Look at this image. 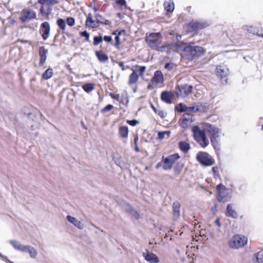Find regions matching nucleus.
Listing matches in <instances>:
<instances>
[{
	"instance_id": "412c9836",
	"label": "nucleus",
	"mask_w": 263,
	"mask_h": 263,
	"mask_svg": "<svg viewBox=\"0 0 263 263\" xmlns=\"http://www.w3.org/2000/svg\"><path fill=\"white\" fill-rule=\"evenodd\" d=\"M48 50L46 49L44 47H41L39 49V54L40 58V61L39 64L40 66H43L45 64L46 58Z\"/></svg>"
},
{
	"instance_id": "f8f14e48",
	"label": "nucleus",
	"mask_w": 263,
	"mask_h": 263,
	"mask_svg": "<svg viewBox=\"0 0 263 263\" xmlns=\"http://www.w3.org/2000/svg\"><path fill=\"white\" fill-rule=\"evenodd\" d=\"M210 25V23L206 21L198 22L192 21L187 25L188 31L192 32L198 29H201Z\"/></svg>"
},
{
	"instance_id": "a19ab883",
	"label": "nucleus",
	"mask_w": 263,
	"mask_h": 263,
	"mask_svg": "<svg viewBox=\"0 0 263 263\" xmlns=\"http://www.w3.org/2000/svg\"><path fill=\"white\" fill-rule=\"evenodd\" d=\"M176 109L180 112H185L186 111L187 107L182 103H180L176 107Z\"/></svg>"
},
{
	"instance_id": "6e6552de",
	"label": "nucleus",
	"mask_w": 263,
	"mask_h": 263,
	"mask_svg": "<svg viewBox=\"0 0 263 263\" xmlns=\"http://www.w3.org/2000/svg\"><path fill=\"white\" fill-rule=\"evenodd\" d=\"M38 3L42 5L40 12L42 15L48 16L52 11L51 6L57 4V0H38Z\"/></svg>"
},
{
	"instance_id": "c03bdc74",
	"label": "nucleus",
	"mask_w": 263,
	"mask_h": 263,
	"mask_svg": "<svg viewBox=\"0 0 263 263\" xmlns=\"http://www.w3.org/2000/svg\"><path fill=\"white\" fill-rule=\"evenodd\" d=\"M175 65L172 63H166L165 65V68L167 69L168 70H171L173 69L175 67Z\"/></svg>"
},
{
	"instance_id": "4d7b16f0",
	"label": "nucleus",
	"mask_w": 263,
	"mask_h": 263,
	"mask_svg": "<svg viewBox=\"0 0 263 263\" xmlns=\"http://www.w3.org/2000/svg\"><path fill=\"white\" fill-rule=\"evenodd\" d=\"M215 223L218 226V227H220V223L219 219L218 218H217L215 220Z\"/></svg>"
},
{
	"instance_id": "39448f33",
	"label": "nucleus",
	"mask_w": 263,
	"mask_h": 263,
	"mask_svg": "<svg viewBox=\"0 0 263 263\" xmlns=\"http://www.w3.org/2000/svg\"><path fill=\"white\" fill-rule=\"evenodd\" d=\"M162 37L160 33L146 34L145 41L148 46L153 49H157L162 43Z\"/></svg>"
},
{
	"instance_id": "4be33fe9",
	"label": "nucleus",
	"mask_w": 263,
	"mask_h": 263,
	"mask_svg": "<svg viewBox=\"0 0 263 263\" xmlns=\"http://www.w3.org/2000/svg\"><path fill=\"white\" fill-rule=\"evenodd\" d=\"M229 73V69L225 66H219L216 68L217 76L221 78L226 77Z\"/></svg>"
},
{
	"instance_id": "2eb2a0df",
	"label": "nucleus",
	"mask_w": 263,
	"mask_h": 263,
	"mask_svg": "<svg viewBox=\"0 0 263 263\" xmlns=\"http://www.w3.org/2000/svg\"><path fill=\"white\" fill-rule=\"evenodd\" d=\"M193 122V116L188 113H185L179 120V124L183 128H186Z\"/></svg>"
},
{
	"instance_id": "a18cd8bd",
	"label": "nucleus",
	"mask_w": 263,
	"mask_h": 263,
	"mask_svg": "<svg viewBox=\"0 0 263 263\" xmlns=\"http://www.w3.org/2000/svg\"><path fill=\"white\" fill-rule=\"evenodd\" d=\"M198 110V108H195L194 107H187L185 113L190 114L192 112H195Z\"/></svg>"
},
{
	"instance_id": "603ef678",
	"label": "nucleus",
	"mask_w": 263,
	"mask_h": 263,
	"mask_svg": "<svg viewBox=\"0 0 263 263\" xmlns=\"http://www.w3.org/2000/svg\"><path fill=\"white\" fill-rule=\"evenodd\" d=\"M152 108L154 109V110H155V111L156 112H157V113L158 114V115H159L160 117H161V118H163V117H164V112H163L162 111H160V110H159V111H158V112H157V111H156V109L154 108V107L153 106V105H152Z\"/></svg>"
},
{
	"instance_id": "c9c22d12",
	"label": "nucleus",
	"mask_w": 263,
	"mask_h": 263,
	"mask_svg": "<svg viewBox=\"0 0 263 263\" xmlns=\"http://www.w3.org/2000/svg\"><path fill=\"white\" fill-rule=\"evenodd\" d=\"M124 33H125V31L123 30H121V31L116 30L114 32L113 34L116 35L115 37L116 45V46H119L120 44L119 36L120 35H121V34Z\"/></svg>"
},
{
	"instance_id": "9d476101",
	"label": "nucleus",
	"mask_w": 263,
	"mask_h": 263,
	"mask_svg": "<svg viewBox=\"0 0 263 263\" xmlns=\"http://www.w3.org/2000/svg\"><path fill=\"white\" fill-rule=\"evenodd\" d=\"M180 42L176 44H170L163 46H159L157 48V50L161 52H166L170 53L172 52L180 51Z\"/></svg>"
},
{
	"instance_id": "5fc2aeb1",
	"label": "nucleus",
	"mask_w": 263,
	"mask_h": 263,
	"mask_svg": "<svg viewBox=\"0 0 263 263\" xmlns=\"http://www.w3.org/2000/svg\"><path fill=\"white\" fill-rule=\"evenodd\" d=\"M104 40L107 42H110L111 41L112 39L111 37L110 36H105L104 37Z\"/></svg>"
},
{
	"instance_id": "ddd939ff",
	"label": "nucleus",
	"mask_w": 263,
	"mask_h": 263,
	"mask_svg": "<svg viewBox=\"0 0 263 263\" xmlns=\"http://www.w3.org/2000/svg\"><path fill=\"white\" fill-rule=\"evenodd\" d=\"M164 77L161 71L157 70L155 72L154 75L152 78L148 88L151 86H156L158 84H161L163 83Z\"/></svg>"
},
{
	"instance_id": "20e7f679",
	"label": "nucleus",
	"mask_w": 263,
	"mask_h": 263,
	"mask_svg": "<svg viewBox=\"0 0 263 263\" xmlns=\"http://www.w3.org/2000/svg\"><path fill=\"white\" fill-rule=\"evenodd\" d=\"M248 242V238L240 234H237L233 236L229 241V246L230 248L234 249H238L247 245Z\"/></svg>"
},
{
	"instance_id": "aec40b11",
	"label": "nucleus",
	"mask_w": 263,
	"mask_h": 263,
	"mask_svg": "<svg viewBox=\"0 0 263 263\" xmlns=\"http://www.w3.org/2000/svg\"><path fill=\"white\" fill-rule=\"evenodd\" d=\"M67 220L71 223L73 224L76 227L79 229H83L84 226L83 223L77 218L72 217L70 215H67L66 216Z\"/></svg>"
},
{
	"instance_id": "0eeeda50",
	"label": "nucleus",
	"mask_w": 263,
	"mask_h": 263,
	"mask_svg": "<svg viewBox=\"0 0 263 263\" xmlns=\"http://www.w3.org/2000/svg\"><path fill=\"white\" fill-rule=\"evenodd\" d=\"M216 189L218 192L217 200L220 202H227L229 201L232 195V190L227 189L224 185L219 184L217 186Z\"/></svg>"
},
{
	"instance_id": "a878e982",
	"label": "nucleus",
	"mask_w": 263,
	"mask_h": 263,
	"mask_svg": "<svg viewBox=\"0 0 263 263\" xmlns=\"http://www.w3.org/2000/svg\"><path fill=\"white\" fill-rule=\"evenodd\" d=\"M165 10L167 12H172L174 10V4L172 0H168L164 3Z\"/></svg>"
},
{
	"instance_id": "052dcab7",
	"label": "nucleus",
	"mask_w": 263,
	"mask_h": 263,
	"mask_svg": "<svg viewBox=\"0 0 263 263\" xmlns=\"http://www.w3.org/2000/svg\"><path fill=\"white\" fill-rule=\"evenodd\" d=\"M119 66H120V67H121V68H122V69L123 70H124V67H123L124 63H123V62H119Z\"/></svg>"
},
{
	"instance_id": "cd10ccee",
	"label": "nucleus",
	"mask_w": 263,
	"mask_h": 263,
	"mask_svg": "<svg viewBox=\"0 0 263 263\" xmlns=\"http://www.w3.org/2000/svg\"><path fill=\"white\" fill-rule=\"evenodd\" d=\"M96 55L100 62H104L108 60L107 55L102 51H97L96 52Z\"/></svg>"
},
{
	"instance_id": "f03ea898",
	"label": "nucleus",
	"mask_w": 263,
	"mask_h": 263,
	"mask_svg": "<svg viewBox=\"0 0 263 263\" xmlns=\"http://www.w3.org/2000/svg\"><path fill=\"white\" fill-rule=\"evenodd\" d=\"M194 138L198 144L203 148L206 147L209 143V140L205 134V131L198 126H194L192 128Z\"/></svg>"
},
{
	"instance_id": "774afa93",
	"label": "nucleus",
	"mask_w": 263,
	"mask_h": 263,
	"mask_svg": "<svg viewBox=\"0 0 263 263\" xmlns=\"http://www.w3.org/2000/svg\"><path fill=\"white\" fill-rule=\"evenodd\" d=\"M262 129H263V125H262Z\"/></svg>"
},
{
	"instance_id": "dca6fc26",
	"label": "nucleus",
	"mask_w": 263,
	"mask_h": 263,
	"mask_svg": "<svg viewBox=\"0 0 263 263\" xmlns=\"http://www.w3.org/2000/svg\"><path fill=\"white\" fill-rule=\"evenodd\" d=\"M50 27L49 23L45 22L41 25L40 33L44 40H46L49 36Z\"/></svg>"
},
{
	"instance_id": "5701e85b",
	"label": "nucleus",
	"mask_w": 263,
	"mask_h": 263,
	"mask_svg": "<svg viewBox=\"0 0 263 263\" xmlns=\"http://www.w3.org/2000/svg\"><path fill=\"white\" fill-rule=\"evenodd\" d=\"M24 253H28L32 258H35L38 254L37 250L30 245H27Z\"/></svg>"
},
{
	"instance_id": "864d4df0",
	"label": "nucleus",
	"mask_w": 263,
	"mask_h": 263,
	"mask_svg": "<svg viewBox=\"0 0 263 263\" xmlns=\"http://www.w3.org/2000/svg\"><path fill=\"white\" fill-rule=\"evenodd\" d=\"M110 97L116 100H118L119 99V95L118 94H115V93H111Z\"/></svg>"
},
{
	"instance_id": "4468645a",
	"label": "nucleus",
	"mask_w": 263,
	"mask_h": 263,
	"mask_svg": "<svg viewBox=\"0 0 263 263\" xmlns=\"http://www.w3.org/2000/svg\"><path fill=\"white\" fill-rule=\"evenodd\" d=\"M35 17L36 13L34 11L31 9H26L23 10L20 19L23 23H24L28 20H31Z\"/></svg>"
},
{
	"instance_id": "3c124183",
	"label": "nucleus",
	"mask_w": 263,
	"mask_h": 263,
	"mask_svg": "<svg viewBox=\"0 0 263 263\" xmlns=\"http://www.w3.org/2000/svg\"><path fill=\"white\" fill-rule=\"evenodd\" d=\"M81 35L85 37L87 40H89V34L86 31L81 32Z\"/></svg>"
},
{
	"instance_id": "8fccbe9b",
	"label": "nucleus",
	"mask_w": 263,
	"mask_h": 263,
	"mask_svg": "<svg viewBox=\"0 0 263 263\" xmlns=\"http://www.w3.org/2000/svg\"><path fill=\"white\" fill-rule=\"evenodd\" d=\"M116 3L120 6H125L126 2L125 0H116Z\"/></svg>"
},
{
	"instance_id": "423d86ee",
	"label": "nucleus",
	"mask_w": 263,
	"mask_h": 263,
	"mask_svg": "<svg viewBox=\"0 0 263 263\" xmlns=\"http://www.w3.org/2000/svg\"><path fill=\"white\" fill-rule=\"evenodd\" d=\"M197 161L203 167L212 166L215 160L210 154L205 152H199L196 156Z\"/></svg>"
},
{
	"instance_id": "338daca9",
	"label": "nucleus",
	"mask_w": 263,
	"mask_h": 263,
	"mask_svg": "<svg viewBox=\"0 0 263 263\" xmlns=\"http://www.w3.org/2000/svg\"><path fill=\"white\" fill-rule=\"evenodd\" d=\"M136 91H137L136 89H134L133 90V91H134V92H136Z\"/></svg>"
},
{
	"instance_id": "6e6d98bb",
	"label": "nucleus",
	"mask_w": 263,
	"mask_h": 263,
	"mask_svg": "<svg viewBox=\"0 0 263 263\" xmlns=\"http://www.w3.org/2000/svg\"><path fill=\"white\" fill-rule=\"evenodd\" d=\"M0 257H2L4 259H5L6 261H7L9 263H13V262L11 261L10 260H9L7 258V257L6 256H4L3 255H2L1 254H0Z\"/></svg>"
},
{
	"instance_id": "7ed1b4c3",
	"label": "nucleus",
	"mask_w": 263,
	"mask_h": 263,
	"mask_svg": "<svg viewBox=\"0 0 263 263\" xmlns=\"http://www.w3.org/2000/svg\"><path fill=\"white\" fill-rule=\"evenodd\" d=\"M201 128L208 133L210 141L213 144H214L221 135V130L210 123H202L201 124Z\"/></svg>"
},
{
	"instance_id": "b1692460",
	"label": "nucleus",
	"mask_w": 263,
	"mask_h": 263,
	"mask_svg": "<svg viewBox=\"0 0 263 263\" xmlns=\"http://www.w3.org/2000/svg\"><path fill=\"white\" fill-rule=\"evenodd\" d=\"M226 215L228 216H230L233 218H236L237 217V212L234 210L233 204H228L227 206Z\"/></svg>"
},
{
	"instance_id": "7c9ffc66",
	"label": "nucleus",
	"mask_w": 263,
	"mask_h": 263,
	"mask_svg": "<svg viewBox=\"0 0 263 263\" xmlns=\"http://www.w3.org/2000/svg\"><path fill=\"white\" fill-rule=\"evenodd\" d=\"M243 29L244 30L254 34L257 35V32H259V31L256 29V27L253 26L246 25L243 27Z\"/></svg>"
},
{
	"instance_id": "ea45409f",
	"label": "nucleus",
	"mask_w": 263,
	"mask_h": 263,
	"mask_svg": "<svg viewBox=\"0 0 263 263\" xmlns=\"http://www.w3.org/2000/svg\"><path fill=\"white\" fill-rule=\"evenodd\" d=\"M135 68H139L138 72L141 77H143L144 76V73L146 69V67L142 66H139L138 65H136L134 66Z\"/></svg>"
},
{
	"instance_id": "58836bf2",
	"label": "nucleus",
	"mask_w": 263,
	"mask_h": 263,
	"mask_svg": "<svg viewBox=\"0 0 263 263\" xmlns=\"http://www.w3.org/2000/svg\"><path fill=\"white\" fill-rule=\"evenodd\" d=\"M57 24L59 28L62 30H64L66 27L65 22L63 19L59 18L57 20Z\"/></svg>"
},
{
	"instance_id": "2f4dec72",
	"label": "nucleus",
	"mask_w": 263,
	"mask_h": 263,
	"mask_svg": "<svg viewBox=\"0 0 263 263\" xmlns=\"http://www.w3.org/2000/svg\"><path fill=\"white\" fill-rule=\"evenodd\" d=\"M179 146L181 151L184 153H187L190 149L189 143L185 141H181L179 143Z\"/></svg>"
},
{
	"instance_id": "de8ad7c7",
	"label": "nucleus",
	"mask_w": 263,
	"mask_h": 263,
	"mask_svg": "<svg viewBox=\"0 0 263 263\" xmlns=\"http://www.w3.org/2000/svg\"><path fill=\"white\" fill-rule=\"evenodd\" d=\"M127 123L132 126H135L138 123V121L136 120H127Z\"/></svg>"
},
{
	"instance_id": "393cba45",
	"label": "nucleus",
	"mask_w": 263,
	"mask_h": 263,
	"mask_svg": "<svg viewBox=\"0 0 263 263\" xmlns=\"http://www.w3.org/2000/svg\"><path fill=\"white\" fill-rule=\"evenodd\" d=\"M172 95L168 91H163L161 95V100L166 103L170 104L172 102Z\"/></svg>"
},
{
	"instance_id": "72a5a7b5",
	"label": "nucleus",
	"mask_w": 263,
	"mask_h": 263,
	"mask_svg": "<svg viewBox=\"0 0 263 263\" xmlns=\"http://www.w3.org/2000/svg\"><path fill=\"white\" fill-rule=\"evenodd\" d=\"M53 70L51 68L47 69L42 74V77L45 80H48L53 76Z\"/></svg>"
},
{
	"instance_id": "473e14b6",
	"label": "nucleus",
	"mask_w": 263,
	"mask_h": 263,
	"mask_svg": "<svg viewBox=\"0 0 263 263\" xmlns=\"http://www.w3.org/2000/svg\"><path fill=\"white\" fill-rule=\"evenodd\" d=\"M138 78L139 77L138 74L134 71L129 77L128 84L129 85H132L136 83L138 80Z\"/></svg>"
},
{
	"instance_id": "79ce46f5",
	"label": "nucleus",
	"mask_w": 263,
	"mask_h": 263,
	"mask_svg": "<svg viewBox=\"0 0 263 263\" xmlns=\"http://www.w3.org/2000/svg\"><path fill=\"white\" fill-rule=\"evenodd\" d=\"M103 41L102 37L101 36H96L93 38V44L95 45H97L102 42Z\"/></svg>"
},
{
	"instance_id": "13d9d810",
	"label": "nucleus",
	"mask_w": 263,
	"mask_h": 263,
	"mask_svg": "<svg viewBox=\"0 0 263 263\" xmlns=\"http://www.w3.org/2000/svg\"><path fill=\"white\" fill-rule=\"evenodd\" d=\"M186 254L187 255V257L189 258L188 262H189L190 263H191V262L192 261L193 259L191 257V256H190V254H187V252H186Z\"/></svg>"
},
{
	"instance_id": "e2e57ef3",
	"label": "nucleus",
	"mask_w": 263,
	"mask_h": 263,
	"mask_svg": "<svg viewBox=\"0 0 263 263\" xmlns=\"http://www.w3.org/2000/svg\"><path fill=\"white\" fill-rule=\"evenodd\" d=\"M161 165V164L160 163H158L156 165V168H159V167Z\"/></svg>"
},
{
	"instance_id": "69168bd1",
	"label": "nucleus",
	"mask_w": 263,
	"mask_h": 263,
	"mask_svg": "<svg viewBox=\"0 0 263 263\" xmlns=\"http://www.w3.org/2000/svg\"><path fill=\"white\" fill-rule=\"evenodd\" d=\"M135 149H136V151L137 152H138V151H139V149H138V148L137 147H136Z\"/></svg>"
},
{
	"instance_id": "e433bc0d",
	"label": "nucleus",
	"mask_w": 263,
	"mask_h": 263,
	"mask_svg": "<svg viewBox=\"0 0 263 263\" xmlns=\"http://www.w3.org/2000/svg\"><path fill=\"white\" fill-rule=\"evenodd\" d=\"M83 88L85 91L89 92L94 89V86L92 84L88 83L83 86Z\"/></svg>"
},
{
	"instance_id": "680f3d73",
	"label": "nucleus",
	"mask_w": 263,
	"mask_h": 263,
	"mask_svg": "<svg viewBox=\"0 0 263 263\" xmlns=\"http://www.w3.org/2000/svg\"><path fill=\"white\" fill-rule=\"evenodd\" d=\"M97 17L99 18V19L100 20V21H103V19H102V17L101 16H97L96 17V18L97 19Z\"/></svg>"
},
{
	"instance_id": "c85d7f7f",
	"label": "nucleus",
	"mask_w": 263,
	"mask_h": 263,
	"mask_svg": "<svg viewBox=\"0 0 263 263\" xmlns=\"http://www.w3.org/2000/svg\"><path fill=\"white\" fill-rule=\"evenodd\" d=\"M120 136L122 138H127L128 135V128L127 126H120L119 129Z\"/></svg>"
},
{
	"instance_id": "bf43d9fd",
	"label": "nucleus",
	"mask_w": 263,
	"mask_h": 263,
	"mask_svg": "<svg viewBox=\"0 0 263 263\" xmlns=\"http://www.w3.org/2000/svg\"><path fill=\"white\" fill-rule=\"evenodd\" d=\"M257 35L263 37V29H261L259 32H257Z\"/></svg>"
},
{
	"instance_id": "1a4fd4ad",
	"label": "nucleus",
	"mask_w": 263,
	"mask_h": 263,
	"mask_svg": "<svg viewBox=\"0 0 263 263\" xmlns=\"http://www.w3.org/2000/svg\"><path fill=\"white\" fill-rule=\"evenodd\" d=\"M180 158V156L178 154H175L168 156L166 158H162V167L165 170H171L174 164L176 161Z\"/></svg>"
},
{
	"instance_id": "f257e3e1",
	"label": "nucleus",
	"mask_w": 263,
	"mask_h": 263,
	"mask_svg": "<svg viewBox=\"0 0 263 263\" xmlns=\"http://www.w3.org/2000/svg\"><path fill=\"white\" fill-rule=\"evenodd\" d=\"M180 51L184 52V55L189 59L200 57L205 53L204 49L200 46H192L180 42Z\"/></svg>"
},
{
	"instance_id": "f3484780",
	"label": "nucleus",
	"mask_w": 263,
	"mask_h": 263,
	"mask_svg": "<svg viewBox=\"0 0 263 263\" xmlns=\"http://www.w3.org/2000/svg\"><path fill=\"white\" fill-rule=\"evenodd\" d=\"M142 256L149 263H158L159 262L158 257L153 253L149 252H143Z\"/></svg>"
},
{
	"instance_id": "09e8293b",
	"label": "nucleus",
	"mask_w": 263,
	"mask_h": 263,
	"mask_svg": "<svg viewBox=\"0 0 263 263\" xmlns=\"http://www.w3.org/2000/svg\"><path fill=\"white\" fill-rule=\"evenodd\" d=\"M97 22L102 24H104L107 25H109L111 24V22L108 20H103V21H100L98 17H97Z\"/></svg>"
},
{
	"instance_id": "c756f323",
	"label": "nucleus",
	"mask_w": 263,
	"mask_h": 263,
	"mask_svg": "<svg viewBox=\"0 0 263 263\" xmlns=\"http://www.w3.org/2000/svg\"><path fill=\"white\" fill-rule=\"evenodd\" d=\"M253 263H263V253L261 252L255 253L253 258Z\"/></svg>"
},
{
	"instance_id": "a211bd4d",
	"label": "nucleus",
	"mask_w": 263,
	"mask_h": 263,
	"mask_svg": "<svg viewBox=\"0 0 263 263\" xmlns=\"http://www.w3.org/2000/svg\"><path fill=\"white\" fill-rule=\"evenodd\" d=\"M121 206L123 209L128 212L133 217L136 219H138L139 218V214L128 203L123 201L121 203Z\"/></svg>"
},
{
	"instance_id": "bb28decb",
	"label": "nucleus",
	"mask_w": 263,
	"mask_h": 263,
	"mask_svg": "<svg viewBox=\"0 0 263 263\" xmlns=\"http://www.w3.org/2000/svg\"><path fill=\"white\" fill-rule=\"evenodd\" d=\"M86 26L91 28H95L97 27V24L95 21L92 20V15L91 13H89L87 15L86 21Z\"/></svg>"
},
{
	"instance_id": "6ab92c4d",
	"label": "nucleus",
	"mask_w": 263,
	"mask_h": 263,
	"mask_svg": "<svg viewBox=\"0 0 263 263\" xmlns=\"http://www.w3.org/2000/svg\"><path fill=\"white\" fill-rule=\"evenodd\" d=\"M9 243L15 250L22 252H24L27 247V245H23L16 240H9Z\"/></svg>"
},
{
	"instance_id": "49530a36",
	"label": "nucleus",
	"mask_w": 263,
	"mask_h": 263,
	"mask_svg": "<svg viewBox=\"0 0 263 263\" xmlns=\"http://www.w3.org/2000/svg\"><path fill=\"white\" fill-rule=\"evenodd\" d=\"M112 108H113V106L111 104H108L102 109V112H107V111L110 110Z\"/></svg>"
},
{
	"instance_id": "0e129e2a",
	"label": "nucleus",
	"mask_w": 263,
	"mask_h": 263,
	"mask_svg": "<svg viewBox=\"0 0 263 263\" xmlns=\"http://www.w3.org/2000/svg\"><path fill=\"white\" fill-rule=\"evenodd\" d=\"M215 169H216V168H215V167H213L212 168V171H213L214 173H215Z\"/></svg>"
},
{
	"instance_id": "f704fd0d",
	"label": "nucleus",
	"mask_w": 263,
	"mask_h": 263,
	"mask_svg": "<svg viewBox=\"0 0 263 263\" xmlns=\"http://www.w3.org/2000/svg\"><path fill=\"white\" fill-rule=\"evenodd\" d=\"M180 205L178 203H174L173 205V214L175 217L178 218L180 215Z\"/></svg>"
},
{
	"instance_id": "37998d69",
	"label": "nucleus",
	"mask_w": 263,
	"mask_h": 263,
	"mask_svg": "<svg viewBox=\"0 0 263 263\" xmlns=\"http://www.w3.org/2000/svg\"><path fill=\"white\" fill-rule=\"evenodd\" d=\"M67 24L70 26H73L75 24V20L73 17H68L67 19Z\"/></svg>"
},
{
	"instance_id": "4c0bfd02",
	"label": "nucleus",
	"mask_w": 263,
	"mask_h": 263,
	"mask_svg": "<svg viewBox=\"0 0 263 263\" xmlns=\"http://www.w3.org/2000/svg\"><path fill=\"white\" fill-rule=\"evenodd\" d=\"M170 132L169 131H165V132H159L158 134V139L160 140L163 139L165 136H167V137L170 136Z\"/></svg>"
},
{
	"instance_id": "9b49d317",
	"label": "nucleus",
	"mask_w": 263,
	"mask_h": 263,
	"mask_svg": "<svg viewBox=\"0 0 263 263\" xmlns=\"http://www.w3.org/2000/svg\"><path fill=\"white\" fill-rule=\"evenodd\" d=\"M193 87L188 85H179L176 88V94L178 97L184 98L189 95L192 90Z\"/></svg>"
}]
</instances>
